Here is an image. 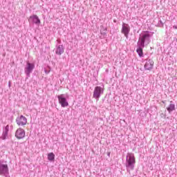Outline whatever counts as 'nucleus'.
I'll use <instances>...</instances> for the list:
<instances>
[{"instance_id":"obj_1","label":"nucleus","mask_w":177,"mask_h":177,"mask_svg":"<svg viewBox=\"0 0 177 177\" xmlns=\"http://www.w3.org/2000/svg\"><path fill=\"white\" fill-rule=\"evenodd\" d=\"M135 164H136V159L135 155L132 153H128L126 157V167L127 170L133 171L135 169Z\"/></svg>"},{"instance_id":"obj_2","label":"nucleus","mask_w":177,"mask_h":177,"mask_svg":"<svg viewBox=\"0 0 177 177\" xmlns=\"http://www.w3.org/2000/svg\"><path fill=\"white\" fill-rule=\"evenodd\" d=\"M104 92V89L102 88L101 86H95L94 88L93 97L94 99H96L97 100H99V98L100 97V95Z\"/></svg>"},{"instance_id":"obj_3","label":"nucleus","mask_w":177,"mask_h":177,"mask_svg":"<svg viewBox=\"0 0 177 177\" xmlns=\"http://www.w3.org/2000/svg\"><path fill=\"white\" fill-rule=\"evenodd\" d=\"M35 68V65L34 64L30 63V62H26V67L25 68V74L30 76V74L32 73V70Z\"/></svg>"},{"instance_id":"obj_4","label":"nucleus","mask_w":177,"mask_h":177,"mask_svg":"<svg viewBox=\"0 0 177 177\" xmlns=\"http://www.w3.org/2000/svg\"><path fill=\"white\" fill-rule=\"evenodd\" d=\"M57 97H58V102L62 107L68 106V102H67V99L64 97V95H63V94L58 95Z\"/></svg>"},{"instance_id":"obj_5","label":"nucleus","mask_w":177,"mask_h":177,"mask_svg":"<svg viewBox=\"0 0 177 177\" xmlns=\"http://www.w3.org/2000/svg\"><path fill=\"white\" fill-rule=\"evenodd\" d=\"M153 67H154V61H153V59H148L144 66V68L145 70H147V71H151Z\"/></svg>"},{"instance_id":"obj_6","label":"nucleus","mask_w":177,"mask_h":177,"mask_svg":"<svg viewBox=\"0 0 177 177\" xmlns=\"http://www.w3.org/2000/svg\"><path fill=\"white\" fill-rule=\"evenodd\" d=\"M17 125L23 127L27 124V118L25 116L21 115L19 118H17L16 120Z\"/></svg>"},{"instance_id":"obj_7","label":"nucleus","mask_w":177,"mask_h":177,"mask_svg":"<svg viewBox=\"0 0 177 177\" xmlns=\"http://www.w3.org/2000/svg\"><path fill=\"white\" fill-rule=\"evenodd\" d=\"M26 136V131L24 129L19 128L15 132V137L19 140L23 139Z\"/></svg>"},{"instance_id":"obj_8","label":"nucleus","mask_w":177,"mask_h":177,"mask_svg":"<svg viewBox=\"0 0 177 177\" xmlns=\"http://www.w3.org/2000/svg\"><path fill=\"white\" fill-rule=\"evenodd\" d=\"M130 31H131V28H129V26L127 24L123 23L122 28V33L124 34L126 38H128V35Z\"/></svg>"},{"instance_id":"obj_9","label":"nucleus","mask_w":177,"mask_h":177,"mask_svg":"<svg viewBox=\"0 0 177 177\" xmlns=\"http://www.w3.org/2000/svg\"><path fill=\"white\" fill-rule=\"evenodd\" d=\"M6 174H9L8 165L0 164V174L5 175Z\"/></svg>"},{"instance_id":"obj_10","label":"nucleus","mask_w":177,"mask_h":177,"mask_svg":"<svg viewBox=\"0 0 177 177\" xmlns=\"http://www.w3.org/2000/svg\"><path fill=\"white\" fill-rule=\"evenodd\" d=\"M55 53L59 56L63 55V53H64V46H63V45H59L56 48Z\"/></svg>"},{"instance_id":"obj_11","label":"nucleus","mask_w":177,"mask_h":177,"mask_svg":"<svg viewBox=\"0 0 177 177\" xmlns=\"http://www.w3.org/2000/svg\"><path fill=\"white\" fill-rule=\"evenodd\" d=\"M30 19H32L35 24H41V20L39 18H38V16L32 15L30 17Z\"/></svg>"},{"instance_id":"obj_12","label":"nucleus","mask_w":177,"mask_h":177,"mask_svg":"<svg viewBox=\"0 0 177 177\" xmlns=\"http://www.w3.org/2000/svg\"><path fill=\"white\" fill-rule=\"evenodd\" d=\"M150 37V35L149 34H145L144 35H142V38H141V46L142 47L145 46V41H146V38H149Z\"/></svg>"},{"instance_id":"obj_13","label":"nucleus","mask_w":177,"mask_h":177,"mask_svg":"<svg viewBox=\"0 0 177 177\" xmlns=\"http://www.w3.org/2000/svg\"><path fill=\"white\" fill-rule=\"evenodd\" d=\"M48 160L55 161V153H53V152H50L48 153Z\"/></svg>"},{"instance_id":"obj_14","label":"nucleus","mask_w":177,"mask_h":177,"mask_svg":"<svg viewBox=\"0 0 177 177\" xmlns=\"http://www.w3.org/2000/svg\"><path fill=\"white\" fill-rule=\"evenodd\" d=\"M167 111L171 113V111H174L175 110V104H170L169 107L167 108Z\"/></svg>"},{"instance_id":"obj_15","label":"nucleus","mask_w":177,"mask_h":177,"mask_svg":"<svg viewBox=\"0 0 177 177\" xmlns=\"http://www.w3.org/2000/svg\"><path fill=\"white\" fill-rule=\"evenodd\" d=\"M136 51H137V53H138L139 56L140 57L143 56V49L142 48L140 47L138 48Z\"/></svg>"}]
</instances>
